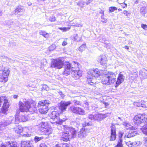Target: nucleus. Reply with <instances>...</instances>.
<instances>
[{
  "label": "nucleus",
  "instance_id": "60",
  "mask_svg": "<svg viewBox=\"0 0 147 147\" xmlns=\"http://www.w3.org/2000/svg\"><path fill=\"white\" fill-rule=\"evenodd\" d=\"M141 107L143 108L146 109L147 108L145 104H143L142 103V105H141Z\"/></svg>",
  "mask_w": 147,
  "mask_h": 147
},
{
  "label": "nucleus",
  "instance_id": "13",
  "mask_svg": "<svg viewBox=\"0 0 147 147\" xmlns=\"http://www.w3.org/2000/svg\"><path fill=\"white\" fill-rule=\"evenodd\" d=\"M125 78V77L123 75L122 73L121 72H120L119 74L117 81L116 82L115 87H117L120 84L124 81Z\"/></svg>",
  "mask_w": 147,
  "mask_h": 147
},
{
  "label": "nucleus",
  "instance_id": "2",
  "mask_svg": "<svg viewBox=\"0 0 147 147\" xmlns=\"http://www.w3.org/2000/svg\"><path fill=\"white\" fill-rule=\"evenodd\" d=\"M50 103V102L48 100H45L39 101L38 105L39 112L42 114L47 113L48 110L47 105Z\"/></svg>",
  "mask_w": 147,
  "mask_h": 147
},
{
  "label": "nucleus",
  "instance_id": "22",
  "mask_svg": "<svg viewBox=\"0 0 147 147\" xmlns=\"http://www.w3.org/2000/svg\"><path fill=\"white\" fill-rule=\"evenodd\" d=\"M116 129H111V136L110 137V141H114L116 138Z\"/></svg>",
  "mask_w": 147,
  "mask_h": 147
},
{
  "label": "nucleus",
  "instance_id": "53",
  "mask_svg": "<svg viewBox=\"0 0 147 147\" xmlns=\"http://www.w3.org/2000/svg\"><path fill=\"white\" fill-rule=\"evenodd\" d=\"M143 141L144 143V145L145 146H147V137L144 138Z\"/></svg>",
  "mask_w": 147,
  "mask_h": 147
},
{
  "label": "nucleus",
  "instance_id": "43",
  "mask_svg": "<svg viewBox=\"0 0 147 147\" xmlns=\"http://www.w3.org/2000/svg\"><path fill=\"white\" fill-rule=\"evenodd\" d=\"M55 45H52L49 47V49L50 51H53V50L55 48Z\"/></svg>",
  "mask_w": 147,
  "mask_h": 147
},
{
  "label": "nucleus",
  "instance_id": "49",
  "mask_svg": "<svg viewBox=\"0 0 147 147\" xmlns=\"http://www.w3.org/2000/svg\"><path fill=\"white\" fill-rule=\"evenodd\" d=\"M118 3L120 4H123L125 1V0H117Z\"/></svg>",
  "mask_w": 147,
  "mask_h": 147
},
{
  "label": "nucleus",
  "instance_id": "29",
  "mask_svg": "<svg viewBox=\"0 0 147 147\" xmlns=\"http://www.w3.org/2000/svg\"><path fill=\"white\" fill-rule=\"evenodd\" d=\"M46 125H47L46 123L45 122H42L38 125H36L35 126V128H39L40 129H47V127H46Z\"/></svg>",
  "mask_w": 147,
  "mask_h": 147
},
{
  "label": "nucleus",
  "instance_id": "45",
  "mask_svg": "<svg viewBox=\"0 0 147 147\" xmlns=\"http://www.w3.org/2000/svg\"><path fill=\"white\" fill-rule=\"evenodd\" d=\"M134 105L137 107H140L141 106L142 103L140 102H135L134 104Z\"/></svg>",
  "mask_w": 147,
  "mask_h": 147
},
{
  "label": "nucleus",
  "instance_id": "48",
  "mask_svg": "<svg viewBox=\"0 0 147 147\" xmlns=\"http://www.w3.org/2000/svg\"><path fill=\"white\" fill-rule=\"evenodd\" d=\"M142 132L145 135L147 136V129H141Z\"/></svg>",
  "mask_w": 147,
  "mask_h": 147
},
{
  "label": "nucleus",
  "instance_id": "21",
  "mask_svg": "<svg viewBox=\"0 0 147 147\" xmlns=\"http://www.w3.org/2000/svg\"><path fill=\"white\" fill-rule=\"evenodd\" d=\"M69 132L67 131L66 132H64L63 133H62L61 139L62 140L67 142L69 140Z\"/></svg>",
  "mask_w": 147,
  "mask_h": 147
},
{
  "label": "nucleus",
  "instance_id": "3",
  "mask_svg": "<svg viewBox=\"0 0 147 147\" xmlns=\"http://www.w3.org/2000/svg\"><path fill=\"white\" fill-rule=\"evenodd\" d=\"M80 67L78 62L74 61V79H78L82 76V71L80 69Z\"/></svg>",
  "mask_w": 147,
  "mask_h": 147
},
{
  "label": "nucleus",
  "instance_id": "40",
  "mask_svg": "<svg viewBox=\"0 0 147 147\" xmlns=\"http://www.w3.org/2000/svg\"><path fill=\"white\" fill-rule=\"evenodd\" d=\"M132 146H134V147H136L139 146V144H140V142H133V143H132Z\"/></svg>",
  "mask_w": 147,
  "mask_h": 147
},
{
  "label": "nucleus",
  "instance_id": "46",
  "mask_svg": "<svg viewBox=\"0 0 147 147\" xmlns=\"http://www.w3.org/2000/svg\"><path fill=\"white\" fill-rule=\"evenodd\" d=\"M49 20L51 22H54L55 20V17L54 16H52L49 18Z\"/></svg>",
  "mask_w": 147,
  "mask_h": 147
},
{
  "label": "nucleus",
  "instance_id": "25",
  "mask_svg": "<svg viewBox=\"0 0 147 147\" xmlns=\"http://www.w3.org/2000/svg\"><path fill=\"white\" fill-rule=\"evenodd\" d=\"M7 147H17V146L16 142H9L7 145ZM0 147H6L5 145L2 144Z\"/></svg>",
  "mask_w": 147,
  "mask_h": 147
},
{
  "label": "nucleus",
  "instance_id": "35",
  "mask_svg": "<svg viewBox=\"0 0 147 147\" xmlns=\"http://www.w3.org/2000/svg\"><path fill=\"white\" fill-rule=\"evenodd\" d=\"M40 35H42L45 37H47L46 36H48V34L46 33L45 31L41 30L40 32Z\"/></svg>",
  "mask_w": 147,
  "mask_h": 147
},
{
  "label": "nucleus",
  "instance_id": "23",
  "mask_svg": "<svg viewBox=\"0 0 147 147\" xmlns=\"http://www.w3.org/2000/svg\"><path fill=\"white\" fill-rule=\"evenodd\" d=\"M74 113L78 114L80 115H84L85 114L84 111L81 108L75 107H74Z\"/></svg>",
  "mask_w": 147,
  "mask_h": 147
},
{
  "label": "nucleus",
  "instance_id": "33",
  "mask_svg": "<svg viewBox=\"0 0 147 147\" xmlns=\"http://www.w3.org/2000/svg\"><path fill=\"white\" fill-rule=\"evenodd\" d=\"M86 45L85 43L83 44L81 46H80L78 49V50L81 52L83 51L85 48H86Z\"/></svg>",
  "mask_w": 147,
  "mask_h": 147
},
{
  "label": "nucleus",
  "instance_id": "19",
  "mask_svg": "<svg viewBox=\"0 0 147 147\" xmlns=\"http://www.w3.org/2000/svg\"><path fill=\"white\" fill-rule=\"evenodd\" d=\"M98 61L101 65H103L106 63L107 59L105 55H102L99 57Z\"/></svg>",
  "mask_w": 147,
  "mask_h": 147
},
{
  "label": "nucleus",
  "instance_id": "1",
  "mask_svg": "<svg viewBox=\"0 0 147 147\" xmlns=\"http://www.w3.org/2000/svg\"><path fill=\"white\" fill-rule=\"evenodd\" d=\"M115 77L114 73L108 71L107 73L105 74L102 80V83L104 84L107 85L113 84L115 81Z\"/></svg>",
  "mask_w": 147,
  "mask_h": 147
},
{
  "label": "nucleus",
  "instance_id": "10",
  "mask_svg": "<svg viewBox=\"0 0 147 147\" xmlns=\"http://www.w3.org/2000/svg\"><path fill=\"white\" fill-rule=\"evenodd\" d=\"M28 131L27 133H25L23 130V129H17L15 131V132L20 136L28 137L31 136L33 134L31 133L32 129H27Z\"/></svg>",
  "mask_w": 147,
  "mask_h": 147
},
{
  "label": "nucleus",
  "instance_id": "9",
  "mask_svg": "<svg viewBox=\"0 0 147 147\" xmlns=\"http://www.w3.org/2000/svg\"><path fill=\"white\" fill-rule=\"evenodd\" d=\"M88 75L92 78L93 77L97 78L99 76L100 74V71L98 69L96 68L93 69H90L88 72Z\"/></svg>",
  "mask_w": 147,
  "mask_h": 147
},
{
  "label": "nucleus",
  "instance_id": "38",
  "mask_svg": "<svg viewBox=\"0 0 147 147\" xmlns=\"http://www.w3.org/2000/svg\"><path fill=\"white\" fill-rule=\"evenodd\" d=\"M92 125V124L90 122H88L86 123V122L82 124V125L83 127H85L86 126H91Z\"/></svg>",
  "mask_w": 147,
  "mask_h": 147
},
{
  "label": "nucleus",
  "instance_id": "5",
  "mask_svg": "<svg viewBox=\"0 0 147 147\" xmlns=\"http://www.w3.org/2000/svg\"><path fill=\"white\" fill-rule=\"evenodd\" d=\"M59 116V113L57 111H53L50 114V117L51 119L55 121L54 123H55L56 124H58L60 125L63 121L62 119H60L58 117Z\"/></svg>",
  "mask_w": 147,
  "mask_h": 147
},
{
  "label": "nucleus",
  "instance_id": "14",
  "mask_svg": "<svg viewBox=\"0 0 147 147\" xmlns=\"http://www.w3.org/2000/svg\"><path fill=\"white\" fill-rule=\"evenodd\" d=\"M64 67V71L63 74L65 76H67L70 74V71L71 69V65L68 62H67L65 64Z\"/></svg>",
  "mask_w": 147,
  "mask_h": 147
},
{
  "label": "nucleus",
  "instance_id": "56",
  "mask_svg": "<svg viewBox=\"0 0 147 147\" xmlns=\"http://www.w3.org/2000/svg\"><path fill=\"white\" fill-rule=\"evenodd\" d=\"M59 95L61 96L62 97H64V95L62 92L60 91L59 92Z\"/></svg>",
  "mask_w": 147,
  "mask_h": 147
},
{
  "label": "nucleus",
  "instance_id": "15",
  "mask_svg": "<svg viewBox=\"0 0 147 147\" xmlns=\"http://www.w3.org/2000/svg\"><path fill=\"white\" fill-rule=\"evenodd\" d=\"M71 104L70 101H61L59 107V109L62 111H65L67 106Z\"/></svg>",
  "mask_w": 147,
  "mask_h": 147
},
{
  "label": "nucleus",
  "instance_id": "16",
  "mask_svg": "<svg viewBox=\"0 0 147 147\" xmlns=\"http://www.w3.org/2000/svg\"><path fill=\"white\" fill-rule=\"evenodd\" d=\"M51 129H38V134L49 135L52 133Z\"/></svg>",
  "mask_w": 147,
  "mask_h": 147
},
{
  "label": "nucleus",
  "instance_id": "27",
  "mask_svg": "<svg viewBox=\"0 0 147 147\" xmlns=\"http://www.w3.org/2000/svg\"><path fill=\"white\" fill-rule=\"evenodd\" d=\"M134 129H131V130L129 132V134L127 135H125L124 138H125V137L127 136V138H130L131 137H133L136 135L137 133L136 131L133 130Z\"/></svg>",
  "mask_w": 147,
  "mask_h": 147
},
{
  "label": "nucleus",
  "instance_id": "50",
  "mask_svg": "<svg viewBox=\"0 0 147 147\" xmlns=\"http://www.w3.org/2000/svg\"><path fill=\"white\" fill-rule=\"evenodd\" d=\"M85 3V2L83 1L82 0H81L79 3H78V5H84Z\"/></svg>",
  "mask_w": 147,
  "mask_h": 147
},
{
  "label": "nucleus",
  "instance_id": "63",
  "mask_svg": "<svg viewBox=\"0 0 147 147\" xmlns=\"http://www.w3.org/2000/svg\"><path fill=\"white\" fill-rule=\"evenodd\" d=\"M74 26L79 27L80 26L81 27L82 26L79 24H76L75 25H74Z\"/></svg>",
  "mask_w": 147,
  "mask_h": 147
},
{
  "label": "nucleus",
  "instance_id": "4",
  "mask_svg": "<svg viewBox=\"0 0 147 147\" xmlns=\"http://www.w3.org/2000/svg\"><path fill=\"white\" fill-rule=\"evenodd\" d=\"M3 100L4 103L3 105L2 108L0 110V112L2 113H5L8 110V108L9 107V105L8 102V100L6 99V97H2L0 98V107L1 105L2 100Z\"/></svg>",
  "mask_w": 147,
  "mask_h": 147
},
{
  "label": "nucleus",
  "instance_id": "26",
  "mask_svg": "<svg viewBox=\"0 0 147 147\" xmlns=\"http://www.w3.org/2000/svg\"><path fill=\"white\" fill-rule=\"evenodd\" d=\"M15 119L16 121H18L19 122H24L27 121L28 120L26 117L23 115L19 116L18 117L16 116Z\"/></svg>",
  "mask_w": 147,
  "mask_h": 147
},
{
  "label": "nucleus",
  "instance_id": "18",
  "mask_svg": "<svg viewBox=\"0 0 147 147\" xmlns=\"http://www.w3.org/2000/svg\"><path fill=\"white\" fill-rule=\"evenodd\" d=\"M24 9L22 7H18L15 10V14L16 15H21L23 14Z\"/></svg>",
  "mask_w": 147,
  "mask_h": 147
},
{
  "label": "nucleus",
  "instance_id": "41",
  "mask_svg": "<svg viewBox=\"0 0 147 147\" xmlns=\"http://www.w3.org/2000/svg\"><path fill=\"white\" fill-rule=\"evenodd\" d=\"M42 90L47 91L49 90L48 86L46 84H44L42 86Z\"/></svg>",
  "mask_w": 147,
  "mask_h": 147
},
{
  "label": "nucleus",
  "instance_id": "58",
  "mask_svg": "<svg viewBox=\"0 0 147 147\" xmlns=\"http://www.w3.org/2000/svg\"><path fill=\"white\" fill-rule=\"evenodd\" d=\"M121 6L123 8H124L125 7H127V4L124 3L123 4H122Z\"/></svg>",
  "mask_w": 147,
  "mask_h": 147
},
{
  "label": "nucleus",
  "instance_id": "42",
  "mask_svg": "<svg viewBox=\"0 0 147 147\" xmlns=\"http://www.w3.org/2000/svg\"><path fill=\"white\" fill-rule=\"evenodd\" d=\"M37 147H47V146L45 143H42L38 146Z\"/></svg>",
  "mask_w": 147,
  "mask_h": 147
},
{
  "label": "nucleus",
  "instance_id": "7",
  "mask_svg": "<svg viewBox=\"0 0 147 147\" xmlns=\"http://www.w3.org/2000/svg\"><path fill=\"white\" fill-rule=\"evenodd\" d=\"M29 105V102L28 101H21L19 102V110L21 112H27L28 107Z\"/></svg>",
  "mask_w": 147,
  "mask_h": 147
},
{
  "label": "nucleus",
  "instance_id": "17",
  "mask_svg": "<svg viewBox=\"0 0 147 147\" xmlns=\"http://www.w3.org/2000/svg\"><path fill=\"white\" fill-rule=\"evenodd\" d=\"M36 107H35L33 105H30L29 102L27 112L29 111L31 114H33L37 112Z\"/></svg>",
  "mask_w": 147,
  "mask_h": 147
},
{
  "label": "nucleus",
  "instance_id": "59",
  "mask_svg": "<svg viewBox=\"0 0 147 147\" xmlns=\"http://www.w3.org/2000/svg\"><path fill=\"white\" fill-rule=\"evenodd\" d=\"M64 146L65 147H71L70 145L67 144H64Z\"/></svg>",
  "mask_w": 147,
  "mask_h": 147
},
{
  "label": "nucleus",
  "instance_id": "34",
  "mask_svg": "<svg viewBox=\"0 0 147 147\" xmlns=\"http://www.w3.org/2000/svg\"><path fill=\"white\" fill-rule=\"evenodd\" d=\"M43 138H44L42 136L39 137L37 136H36L35 137L34 140L35 143H37L42 139Z\"/></svg>",
  "mask_w": 147,
  "mask_h": 147
},
{
  "label": "nucleus",
  "instance_id": "44",
  "mask_svg": "<svg viewBox=\"0 0 147 147\" xmlns=\"http://www.w3.org/2000/svg\"><path fill=\"white\" fill-rule=\"evenodd\" d=\"M118 125V124H117L112 123V125L111 126V129H115L116 127H116V126Z\"/></svg>",
  "mask_w": 147,
  "mask_h": 147
},
{
  "label": "nucleus",
  "instance_id": "31",
  "mask_svg": "<svg viewBox=\"0 0 147 147\" xmlns=\"http://www.w3.org/2000/svg\"><path fill=\"white\" fill-rule=\"evenodd\" d=\"M93 78H91V76H87V79L88 81H90L88 82V83L89 84L91 85H93L94 83H95V82L94 81L92 80Z\"/></svg>",
  "mask_w": 147,
  "mask_h": 147
},
{
  "label": "nucleus",
  "instance_id": "57",
  "mask_svg": "<svg viewBox=\"0 0 147 147\" xmlns=\"http://www.w3.org/2000/svg\"><path fill=\"white\" fill-rule=\"evenodd\" d=\"M128 11L126 10H124L123 12L124 14H125L126 16H128Z\"/></svg>",
  "mask_w": 147,
  "mask_h": 147
},
{
  "label": "nucleus",
  "instance_id": "64",
  "mask_svg": "<svg viewBox=\"0 0 147 147\" xmlns=\"http://www.w3.org/2000/svg\"><path fill=\"white\" fill-rule=\"evenodd\" d=\"M67 44V43L66 42L64 41L62 42V45L63 46H65Z\"/></svg>",
  "mask_w": 147,
  "mask_h": 147
},
{
  "label": "nucleus",
  "instance_id": "47",
  "mask_svg": "<svg viewBox=\"0 0 147 147\" xmlns=\"http://www.w3.org/2000/svg\"><path fill=\"white\" fill-rule=\"evenodd\" d=\"M132 143H133V142H131L130 141H129L126 143V144L128 145V146L131 147L132 146Z\"/></svg>",
  "mask_w": 147,
  "mask_h": 147
},
{
  "label": "nucleus",
  "instance_id": "51",
  "mask_svg": "<svg viewBox=\"0 0 147 147\" xmlns=\"http://www.w3.org/2000/svg\"><path fill=\"white\" fill-rule=\"evenodd\" d=\"M141 26L142 28H143L144 29H147V25L146 24H142L141 25Z\"/></svg>",
  "mask_w": 147,
  "mask_h": 147
},
{
  "label": "nucleus",
  "instance_id": "20",
  "mask_svg": "<svg viewBox=\"0 0 147 147\" xmlns=\"http://www.w3.org/2000/svg\"><path fill=\"white\" fill-rule=\"evenodd\" d=\"M21 147H33L31 142L29 141L22 142Z\"/></svg>",
  "mask_w": 147,
  "mask_h": 147
},
{
  "label": "nucleus",
  "instance_id": "28",
  "mask_svg": "<svg viewBox=\"0 0 147 147\" xmlns=\"http://www.w3.org/2000/svg\"><path fill=\"white\" fill-rule=\"evenodd\" d=\"M140 12L143 16L145 17L147 16V8L145 6H143L141 8Z\"/></svg>",
  "mask_w": 147,
  "mask_h": 147
},
{
  "label": "nucleus",
  "instance_id": "36",
  "mask_svg": "<svg viewBox=\"0 0 147 147\" xmlns=\"http://www.w3.org/2000/svg\"><path fill=\"white\" fill-rule=\"evenodd\" d=\"M101 21L104 23H106L107 22V20L104 18V15H102L101 16Z\"/></svg>",
  "mask_w": 147,
  "mask_h": 147
},
{
  "label": "nucleus",
  "instance_id": "24",
  "mask_svg": "<svg viewBox=\"0 0 147 147\" xmlns=\"http://www.w3.org/2000/svg\"><path fill=\"white\" fill-rule=\"evenodd\" d=\"M86 129H80L78 132V136L79 138H82L85 137L87 136Z\"/></svg>",
  "mask_w": 147,
  "mask_h": 147
},
{
  "label": "nucleus",
  "instance_id": "11",
  "mask_svg": "<svg viewBox=\"0 0 147 147\" xmlns=\"http://www.w3.org/2000/svg\"><path fill=\"white\" fill-rule=\"evenodd\" d=\"M123 132L119 131L118 134L119 139L117 141V143L115 147H123V145L122 144L123 140L122 139Z\"/></svg>",
  "mask_w": 147,
  "mask_h": 147
},
{
  "label": "nucleus",
  "instance_id": "52",
  "mask_svg": "<svg viewBox=\"0 0 147 147\" xmlns=\"http://www.w3.org/2000/svg\"><path fill=\"white\" fill-rule=\"evenodd\" d=\"M94 115L91 114L89 116L88 118L89 119H90L91 120H94Z\"/></svg>",
  "mask_w": 147,
  "mask_h": 147
},
{
  "label": "nucleus",
  "instance_id": "39",
  "mask_svg": "<svg viewBox=\"0 0 147 147\" xmlns=\"http://www.w3.org/2000/svg\"><path fill=\"white\" fill-rule=\"evenodd\" d=\"M58 28L60 30H63L64 31H66L70 29V28L69 27L59 28Z\"/></svg>",
  "mask_w": 147,
  "mask_h": 147
},
{
  "label": "nucleus",
  "instance_id": "6",
  "mask_svg": "<svg viewBox=\"0 0 147 147\" xmlns=\"http://www.w3.org/2000/svg\"><path fill=\"white\" fill-rule=\"evenodd\" d=\"M144 115L139 114L136 116L134 118V123L137 125L142 126L143 125V122L144 121V119L145 118Z\"/></svg>",
  "mask_w": 147,
  "mask_h": 147
},
{
  "label": "nucleus",
  "instance_id": "12",
  "mask_svg": "<svg viewBox=\"0 0 147 147\" xmlns=\"http://www.w3.org/2000/svg\"><path fill=\"white\" fill-rule=\"evenodd\" d=\"M10 71L8 69H5L2 72V75L1 76V79L2 80V82H5L8 80V78Z\"/></svg>",
  "mask_w": 147,
  "mask_h": 147
},
{
  "label": "nucleus",
  "instance_id": "37",
  "mask_svg": "<svg viewBox=\"0 0 147 147\" xmlns=\"http://www.w3.org/2000/svg\"><path fill=\"white\" fill-rule=\"evenodd\" d=\"M117 8L114 7H109V11L110 12H113L115 10H117Z\"/></svg>",
  "mask_w": 147,
  "mask_h": 147
},
{
  "label": "nucleus",
  "instance_id": "32",
  "mask_svg": "<svg viewBox=\"0 0 147 147\" xmlns=\"http://www.w3.org/2000/svg\"><path fill=\"white\" fill-rule=\"evenodd\" d=\"M123 125L125 126V128H126V129H132V128H133V126L128 122L123 123Z\"/></svg>",
  "mask_w": 147,
  "mask_h": 147
},
{
  "label": "nucleus",
  "instance_id": "62",
  "mask_svg": "<svg viewBox=\"0 0 147 147\" xmlns=\"http://www.w3.org/2000/svg\"><path fill=\"white\" fill-rule=\"evenodd\" d=\"M144 120H145V125L147 126V117H145Z\"/></svg>",
  "mask_w": 147,
  "mask_h": 147
},
{
  "label": "nucleus",
  "instance_id": "61",
  "mask_svg": "<svg viewBox=\"0 0 147 147\" xmlns=\"http://www.w3.org/2000/svg\"><path fill=\"white\" fill-rule=\"evenodd\" d=\"M92 1V0H88V1H87L86 2V4L87 5L89 4L90 3H91Z\"/></svg>",
  "mask_w": 147,
  "mask_h": 147
},
{
  "label": "nucleus",
  "instance_id": "30",
  "mask_svg": "<svg viewBox=\"0 0 147 147\" xmlns=\"http://www.w3.org/2000/svg\"><path fill=\"white\" fill-rule=\"evenodd\" d=\"M102 116L100 114H97L94 115V120H97L99 121L102 119Z\"/></svg>",
  "mask_w": 147,
  "mask_h": 147
},
{
  "label": "nucleus",
  "instance_id": "55",
  "mask_svg": "<svg viewBox=\"0 0 147 147\" xmlns=\"http://www.w3.org/2000/svg\"><path fill=\"white\" fill-rule=\"evenodd\" d=\"M103 103L104 104L105 107L107 108V107L109 105V104L108 102H104Z\"/></svg>",
  "mask_w": 147,
  "mask_h": 147
},
{
  "label": "nucleus",
  "instance_id": "8",
  "mask_svg": "<svg viewBox=\"0 0 147 147\" xmlns=\"http://www.w3.org/2000/svg\"><path fill=\"white\" fill-rule=\"evenodd\" d=\"M63 62L61 60L56 59L53 61L51 63L52 67L60 69L63 66Z\"/></svg>",
  "mask_w": 147,
  "mask_h": 147
},
{
  "label": "nucleus",
  "instance_id": "54",
  "mask_svg": "<svg viewBox=\"0 0 147 147\" xmlns=\"http://www.w3.org/2000/svg\"><path fill=\"white\" fill-rule=\"evenodd\" d=\"M74 103L75 105H80V102L77 100H74Z\"/></svg>",
  "mask_w": 147,
  "mask_h": 147
}]
</instances>
